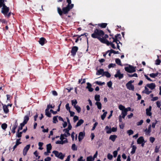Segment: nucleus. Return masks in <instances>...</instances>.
Listing matches in <instances>:
<instances>
[{
	"label": "nucleus",
	"instance_id": "18",
	"mask_svg": "<svg viewBox=\"0 0 161 161\" xmlns=\"http://www.w3.org/2000/svg\"><path fill=\"white\" fill-rule=\"evenodd\" d=\"M145 141L143 136L140 137L137 140V143L138 144H140L144 142Z\"/></svg>",
	"mask_w": 161,
	"mask_h": 161
},
{
	"label": "nucleus",
	"instance_id": "58",
	"mask_svg": "<svg viewBox=\"0 0 161 161\" xmlns=\"http://www.w3.org/2000/svg\"><path fill=\"white\" fill-rule=\"evenodd\" d=\"M65 107L66 109L68 111L70 110V107H69V103H67L65 105Z\"/></svg>",
	"mask_w": 161,
	"mask_h": 161
},
{
	"label": "nucleus",
	"instance_id": "55",
	"mask_svg": "<svg viewBox=\"0 0 161 161\" xmlns=\"http://www.w3.org/2000/svg\"><path fill=\"white\" fill-rule=\"evenodd\" d=\"M96 83L98 85L102 86L105 84L104 82H102L101 81H97L96 82Z\"/></svg>",
	"mask_w": 161,
	"mask_h": 161
},
{
	"label": "nucleus",
	"instance_id": "54",
	"mask_svg": "<svg viewBox=\"0 0 161 161\" xmlns=\"http://www.w3.org/2000/svg\"><path fill=\"white\" fill-rule=\"evenodd\" d=\"M120 128L121 129H123L125 126V124L123 122L120 123L119 124Z\"/></svg>",
	"mask_w": 161,
	"mask_h": 161
},
{
	"label": "nucleus",
	"instance_id": "14",
	"mask_svg": "<svg viewBox=\"0 0 161 161\" xmlns=\"http://www.w3.org/2000/svg\"><path fill=\"white\" fill-rule=\"evenodd\" d=\"M109 36H112V37L111 38H110L109 39V40H110L111 39H112V40H118V36H121V35L119 34H116V35L115 36H114V37H113V36H114V35L113 34H110L109 35Z\"/></svg>",
	"mask_w": 161,
	"mask_h": 161
},
{
	"label": "nucleus",
	"instance_id": "26",
	"mask_svg": "<svg viewBox=\"0 0 161 161\" xmlns=\"http://www.w3.org/2000/svg\"><path fill=\"white\" fill-rule=\"evenodd\" d=\"M84 122V120L82 119H80L77 122L76 125H75L76 127H77L80 126L81 124H82Z\"/></svg>",
	"mask_w": 161,
	"mask_h": 161
},
{
	"label": "nucleus",
	"instance_id": "20",
	"mask_svg": "<svg viewBox=\"0 0 161 161\" xmlns=\"http://www.w3.org/2000/svg\"><path fill=\"white\" fill-rule=\"evenodd\" d=\"M88 35V34L87 33H84L83 34H81L80 35H78V36H77V38L79 39L80 38V37L81 36H84L85 35V38L87 40V43L88 44V38L87 37V36Z\"/></svg>",
	"mask_w": 161,
	"mask_h": 161
},
{
	"label": "nucleus",
	"instance_id": "19",
	"mask_svg": "<svg viewBox=\"0 0 161 161\" xmlns=\"http://www.w3.org/2000/svg\"><path fill=\"white\" fill-rule=\"evenodd\" d=\"M104 72V70L103 69H100L97 70L96 74L97 75H102L103 76Z\"/></svg>",
	"mask_w": 161,
	"mask_h": 161
},
{
	"label": "nucleus",
	"instance_id": "31",
	"mask_svg": "<svg viewBox=\"0 0 161 161\" xmlns=\"http://www.w3.org/2000/svg\"><path fill=\"white\" fill-rule=\"evenodd\" d=\"M95 105L97 106V108L99 109H101L102 108V104L100 102H97L95 103Z\"/></svg>",
	"mask_w": 161,
	"mask_h": 161
},
{
	"label": "nucleus",
	"instance_id": "8",
	"mask_svg": "<svg viewBox=\"0 0 161 161\" xmlns=\"http://www.w3.org/2000/svg\"><path fill=\"white\" fill-rule=\"evenodd\" d=\"M114 77L115 78L118 77L119 79H120L123 77L124 75L123 74L120 73L119 70H118L117 71L116 74L114 75Z\"/></svg>",
	"mask_w": 161,
	"mask_h": 161
},
{
	"label": "nucleus",
	"instance_id": "24",
	"mask_svg": "<svg viewBox=\"0 0 161 161\" xmlns=\"http://www.w3.org/2000/svg\"><path fill=\"white\" fill-rule=\"evenodd\" d=\"M117 137V136L116 135H111L109 137V139L114 142L115 141Z\"/></svg>",
	"mask_w": 161,
	"mask_h": 161
},
{
	"label": "nucleus",
	"instance_id": "47",
	"mask_svg": "<svg viewBox=\"0 0 161 161\" xmlns=\"http://www.w3.org/2000/svg\"><path fill=\"white\" fill-rule=\"evenodd\" d=\"M64 156H65L64 155H63V154L62 153L60 152V154H59V155H58V158H60L61 159H63Z\"/></svg>",
	"mask_w": 161,
	"mask_h": 161
},
{
	"label": "nucleus",
	"instance_id": "57",
	"mask_svg": "<svg viewBox=\"0 0 161 161\" xmlns=\"http://www.w3.org/2000/svg\"><path fill=\"white\" fill-rule=\"evenodd\" d=\"M156 104L157 107L159 108L161 106V101H158L156 102Z\"/></svg>",
	"mask_w": 161,
	"mask_h": 161
},
{
	"label": "nucleus",
	"instance_id": "7",
	"mask_svg": "<svg viewBox=\"0 0 161 161\" xmlns=\"http://www.w3.org/2000/svg\"><path fill=\"white\" fill-rule=\"evenodd\" d=\"M78 50V48L77 46H73L72 47L71 50V55L74 56L76 54V52Z\"/></svg>",
	"mask_w": 161,
	"mask_h": 161
},
{
	"label": "nucleus",
	"instance_id": "46",
	"mask_svg": "<svg viewBox=\"0 0 161 161\" xmlns=\"http://www.w3.org/2000/svg\"><path fill=\"white\" fill-rule=\"evenodd\" d=\"M127 133L128 134L129 136L132 135L134 133V131L133 130L131 129L128 130L127 131Z\"/></svg>",
	"mask_w": 161,
	"mask_h": 161
},
{
	"label": "nucleus",
	"instance_id": "4",
	"mask_svg": "<svg viewBox=\"0 0 161 161\" xmlns=\"http://www.w3.org/2000/svg\"><path fill=\"white\" fill-rule=\"evenodd\" d=\"M125 70L128 73H133L136 71L135 67L133 66L129 65L128 67H125Z\"/></svg>",
	"mask_w": 161,
	"mask_h": 161
},
{
	"label": "nucleus",
	"instance_id": "2",
	"mask_svg": "<svg viewBox=\"0 0 161 161\" xmlns=\"http://www.w3.org/2000/svg\"><path fill=\"white\" fill-rule=\"evenodd\" d=\"M104 35V32L103 30L96 29L94 31L93 33L92 34L91 36L93 38H97L99 40L100 38L103 37Z\"/></svg>",
	"mask_w": 161,
	"mask_h": 161
},
{
	"label": "nucleus",
	"instance_id": "48",
	"mask_svg": "<svg viewBox=\"0 0 161 161\" xmlns=\"http://www.w3.org/2000/svg\"><path fill=\"white\" fill-rule=\"evenodd\" d=\"M69 130L66 129H65L63 130V131L65 132L68 136H69L70 135V134L69 132Z\"/></svg>",
	"mask_w": 161,
	"mask_h": 161
},
{
	"label": "nucleus",
	"instance_id": "62",
	"mask_svg": "<svg viewBox=\"0 0 161 161\" xmlns=\"http://www.w3.org/2000/svg\"><path fill=\"white\" fill-rule=\"evenodd\" d=\"M107 85L110 88L112 86V83L111 81H109L107 83Z\"/></svg>",
	"mask_w": 161,
	"mask_h": 161
},
{
	"label": "nucleus",
	"instance_id": "42",
	"mask_svg": "<svg viewBox=\"0 0 161 161\" xmlns=\"http://www.w3.org/2000/svg\"><path fill=\"white\" fill-rule=\"evenodd\" d=\"M1 127L3 129L5 130L7 127V125L5 123L1 125Z\"/></svg>",
	"mask_w": 161,
	"mask_h": 161
},
{
	"label": "nucleus",
	"instance_id": "53",
	"mask_svg": "<svg viewBox=\"0 0 161 161\" xmlns=\"http://www.w3.org/2000/svg\"><path fill=\"white\" fill-rule=\"evenodd\" d=\"M18 123L17 122V120H15V122L14 123V124L13 125V128L16 129V128L18 126Z\"/></svg>",
	"mask_w": 161,
	"mask_h": 161
},
{
	"label": "nucleus",
	"instance_id": "37",
	"mask_svg": "<svg viewBox=\"0 0 161 161\" xmlns=\"http://www.w3.org/2000/svg\"><path fill=\"white\" fill-rule=\"evenodd\" d=\"M100 96L99 95H96L95 96V99L97 102H99L100 101Z\"/></svg>",
	"mask_w": 161,
	"mask_h": 161
},
{
	"label": "nucleus",
	"instance_id": "29",
	"mask_svg": "<svg viewBox=\"0 0 161 161\" xmlns=\"http://www.w3.org/2000/svg\"><path fill=\"white\" fill-rule=\"evenodd\" d=\"M105 130H106V133L107 134H110L111 133V128H109L108 126H106Z\"/></svg>",
	"mask_w": 161,
	"mask_h": 161
},
{
	"label": "nucleus",
	"instance_id": "3",
	"mask_svg": "<svg viewBox=\"0 0 161 161\" xmlns=\"http://www.w3.org/2000/svg\"><path fill=\"white\" fill-rule=\"evenodd\" d=\"M134 80H130L129 81L126 85L127 88L129 90L134 91V85L132 84V83H134Z\"/></svg>",
	"mask_w": 161,
	"mask_h": 161
},
{
	"label": "nucleus",
	"instance_id": "30",
	"mask_svg": "<svg viewBox=\"0 0 161 161\" xmlns=\"http://www.w3.org/2000/svg\"><path fill=\"white\" fill-rule=\"evenodd\" d=\"M49 110H48L47 109H45V115L48 117H51V114L49 112Z\"/></svg>",
	"mask_w": 161,
	"mask_h": 161
},
{
	"label": "nucleus",
	"instance_id": "38",
	"mask_svg": "<svg viewBox=\"0 0 161 161\" xmlns=\"http://www.w3.org/2000/svg\"><path fill=\"white\" fill-rule=\"evenodd\" d=\"M103 75H105L108 78H109L111 77L110 74L108 71L104 72Z\"/></svg>",
	"mask_w": 161,
	"mask_h": 161
},
{
	"label": "nucleus",
	"instance_id": "40",
	"mask_svg": "<svg viewBox=\"0 0 161 161\" xmlns=\"http://www.w3.org/2000/svg\"><path fill=\"white\" fill-rule=\"evenodd\" d=\"M25 125H24V124L23 123H21L20 125V126H19L18 127V131H19L20 130H22L23 129V127Z\"/></svg>",
	"mask_w": 161,
	"mask_h": 161
},
{
	"label": "nucleus",
	"instance_id": "34",
	"mask_svg": "<svg viewBox=\"0 0 161 161\" xmlns=\"http://www.w3.org/2000/svg\"><path fill=\"white\" fill-rule=\"evenodd\" d=\"M76 110H77V112L78 113H80L81 111V108L78 105L74 107Z\"/></svg>",
	"mask_w": 161,
	"mask_h": 161
},
{
	"label": "nucleus",
	"instance_id": "17",
	"mask_svg": "<svg viewBox=\"0 0 161 161\" xmlns=\"http://www.w3.org/2000/svg\"><path fill=\"white\" fill-rule=\"evenodd\" d=\"M68 142V141L67 138L65 139V140L64 141H57L56 142V144H63L64 143H67Z\"/></svg>",
	"mask_w": 161,
	"mask_h": 161
},
{
	"label": "nucleus",
	"instance_id": "45",
	"mask_svg": "<svg viewBox=\"0 0 161 161\" xmlns=\"http://www.w3.org/2000/svg\"><path fill=\"white\" fill-rule=\"evenodd\" d=\"M119 108L120 110H122V111L123 110H124L125 109H127L125 108V107L124 106L122 105H120L119 106Z\"/></svg>",
	"mask_w": 161,
	"mask_h": 161
},
{
	"label": "nucleus",
	"instance_id": "10",
	"mask_svg": "<svg viewBox=\"0 0 161 161\" xmlns=\"http://www.w3.org/2000/svg\"><path fill=\"white\" fill-rule=\"evenodd\" d=\"M30 147V145H27L24 148L23 150V154L24 156H25L26 155L27 151L29 150Z\"/></svg>",
	"mask_w": 161,
	"mask_h": 161
},
{
	"label": "nucleus",
	"instance_id": "11",
	"mask_svg": "<svg viewBox=\"0 0 161 161\" xmlns=\"http://www.w3.org/2000/svg\"><path fill=\"white\" fill-rule=\"evenodd\" d=\"M85 136L84 132H80L79 133L78 136V139L79 142L81 141L84 138Z\"/></svg>",
	"mask_w": 161,
	"mask_h": 161
},
{
	"label": "nucleus",
	"instance_id": "64",
	"mask_svg": "<svg viewBox=\"0 0 161 161\" xmlns=\"http://www.w3.org/2000/svg\"><path fill=\"white\" fill-rule=\"evenodd\" d=\"M113 154L114 155V158H115L117 157L118 154V151L115 150L113 152Z\"/></svg>",
	"mask_w": 161,
	"mask_h": 161
},
{
	"label": "nucleus",
	"instance_id": "41",
	"mask_svg": "<svg viewBox=\"0 0 161 161\" xmlns=\"http://www.w3.org/2000/svg\"><path fill=\"white\" fill-rule=\"evenodd\" d=\"M23 132H20L18 131V130L17 132L16 133V136L18 138H20L22 136V134Z\"/></svg>",
	"mask_w": 161,
	"mask_h": 161
},
{
	"label": "nucleus",
	"instance_id": "63",
	"mask_svg": "<svg viewBox=\"0 0 161 161\" xmlns=\"http://www.w3.org/2000/svg\"><path fill=\"white\" fill-rule=\"evenodd\" d=\"M78 119H79V118L77 116H74V118H73V120H74V122H76L77 120H78Z\"/></svg>",
	"mask_w": 161,
	"mask_h": 161
},
{
	"label": "nucleus",
	"instance_id": "9",
	"mask_svg": "<svg viewBox=\"0 0 161 161\" xmlns=\"http://www.w3.org/2000/svg\"><path fill=\"white\" fill-rule=\"evenodd\" d=\"M47 41L44 37H42L39 39V42L42 46H43L47 42Z\"/></svg>",
	"mask_w": 161,
	"mask_h": 161
},
{
	"label": "nucleus",
	"instance_id": "50",
	"mask_svg": "<svg viewBox=\"0 0 161 161\" xmlns=\"http://www.w3.org/2000/svg\"><path fill=\"white\" fill-rule=\"evenodd\" d=\"M107 158L109 160H111L113 158V155L110 153H108L107 155Z\"/></svg>",
	"mask_w": 161,
	"mask_h": 161
},
{
	"label": "nucleus",
	"instance_id": "59",
	"mask_svg": "<svg viewBox=\"0 0 161 161\" xmlns=\"http://www.w3.org/2000/svg\"><path fill=\"white\" fill-rule=\"evenodd\" d=\"M161 63V60L159 59H157L155 61V64L157 65H159Z\"/></svg>",
	"mask_w": 161,
	"mask_h": 161
},
{
	"label": "nucleus",
	"instance_id": "16",
	"mask_svg": "<svg viewBox=\"0 0 161 161\" xmlns=\"http://www.w3.org/2000/svg\"><path fill=\"white\" fill-rule=\"evenodd\" d=\"M152 92V91H149L148 88L146 87H145V89L142 92L143 93H145L147 95L149 94Z\"/></svg>",
	"mask_w": 161,
	"mask_h": 161
},
{
	"label": "nucleus",
	"instance_id": "36",
	"mask_svg": "<svg viewBox=\"0 0 161 161\" xmlns=\"http://www.w3.org/2000/svg\"><path fill=\"white\" fill-rule=\"evenodd\" d=\"M58 117V116H54L53 118V122L54 123L56 124L58 122L57 118Z\"/></svg>",
	"mask_w": 161,
	"mask_h": 161
},
{
	"label": "nucleus",
	"instance_id": "61",
	"mask_svg": "<svg viewBox=\"0 0 161 161\" xmlns=\"http://www.w3.org/2000/svg\"><path fill=\"white\" fill-rule=\"evenodd\" d=\"M143 122V120H141L140 121L138 122L136 125L138 126L141 125Z\"/></svg>",
	"mask_w": 161,
	"mask_h": 161
},
{
	"label": "nucleus",
	"instance_id": "15",
	"mask_svg": "<svg viewBox=\"0 0 161 161\" xmlns=\"http://www.w3.org/2000/svg\"><path fill=\"white\" fill-rule=\"evenodd\" d=\"M151 131V125H150L148 127V129H146L144 130V132H145V134L146 135H150V133Z\"/></svg>",
	"mask_w": 161,
	"mask_h": 161
},
{
	"label": "nucleus",
	"instance_id": "28",
	"mask_svg": "<svg viewBox=\"0 0 161 161\" xmlns=\"http://www.w3.org/2000/svg\"><path fill=\"white\" fill-rule=\"evenodd\" d=\"M132 150L130 152V153L132 154H134L135 153L137 147L135 145H133L132 146Z\"/></svg>",
	"mask_w": 161,
	"mask_h": 161
},
{
	"label": "nucleus",
	"instance_id": "60",
	"mask_svg": "<svg viewBox=\"0 0 161 161\" xmlns=\"http://www.w3.org/2000/svg\"><path fill=\"white\" fill-rule=\"evenodd\" d=\"M155 138L152 137H150L149 140L152 143H153L155 141Z\"/></svg>",
	"mask_w": 161,
	"mask_h": 161
},
{
	"label": "nucleus",
	"instance_id": "33",
	"mask_svg": "<svg viewBox=\"0 0 161 161\" xmlns=\"http://www.w3.org/2000/svg\"><path fill=\"white\" fill-rule=\"evenodd\" d=\"M71 103L72 106H74V107L76 106V104L77 103V102L76 99L73 100H71Z\"/></svg>",
	"mask_w": 161,
	"mask_h": 161
},
{
	"label": "nucleus",
	"instance_id": "22",
	"mask_svg": "<svg viewBox=\"0 0 161 161\" xmlns=\"http://www.w3.org/2000/svg\"><path fill=\"white\" fill-rule=\"evenodd\" d=\"M20 140V138L19 139H17L16 140V143L15 145L13 147V151L15 150V149L17 147V146H18L19 144H20L21 143V142H19Z\"/></svg>",
	"mask_w": 161,
	"mask_h": 161
},
{
	"label": "nucleus",
	"instance_id": "39",
	"mask_svg": "<svg viewBox=\"0 0 161 161\" xmlns=\"http://www.w3.org/2000/svg\"><path fill=\"white\" fill-rule=\"evenodd\" d=\"M71 148L73 151H76L77 150V147L75 144L72 145Z\"/></svg>",
	"mask_w": 161,
	"mask_h": 161
},
{
	"label": "nucleus",
	"instance_id": "44",
	"mask_svg": "<svg viewBox=\"0 0 161 161\" xmlns=\"http://www.w3.org/2000/svg\"><path fill=\"white\" fill-rule=\"evenodd\" d=\"M107 114V112L106 111L105 112H104L103 113V114L101 115V118L103 120L104 119Z\"/></svg>",
	"mask_w": 161,
	"mask_h": 161
},
{
	"label": "nucleus",
	"instance_id": "23",
	"mask_svg": "<svg viewBox=\"0 0 161 161\" xmlns=\"http://www.w3.org/2000/svg\"><path fill=\"white\" fill-rule=\"evenodd\" d=\"M3 109L4 112L6 114H7L8 113L9 110L7 106L6 105H3Z\"/></svg>",
	"mask_w": 161,
	"mask_h": 161
},
{
	"label": "nucleus",
	"instance_id": "5",
	"mask_svg": "<svg viewBox=\"0 0 161 161\" xmlns=\"http://www.w3.org/2000/svg\"><path fill=\"white\" fill-rule=\"evenodd\" d=\"M31 114V112L30 111H29L28 112V113H27V114L24 117V120L23 122L22 123L24 125H25L27 124L28 121L29 120V116H30Z\"/></svg>",
	"mask_w": 161,
	"mask_h": 161
},
{
	"label": "nucleus",
	"instance_id": "21",
	"mask_svg": "<svg viewBox=\"0 0 161 161\" xmlns=\"http://www.w3.org/2000/svg\"><path fill=\"white\" fill-rule=\"evenodd\" d=\"M161 73H158V72H157L156 73H152L150 74L149 75V76L150 77L153 78H155L156 77H157L158 75H161Z\"/></svg>",
	"mask_w": 161,
	"mask_h": 161
},
{
	"label": "nucleus",
	"instance_id": "49",
	"mask_svg": "<svg viewBox=\"0 0 161 161\" xmlns=\"http://www.w3.org/2000/svg\"><path fill=\"white\" fill-rule=\"evenodd\" d=\"M94 160V158L91 156L88 157L87 158V161H93Z\"/></svg>",
	"mask_w": 161,
	"mask_h": 161
},
{
	"label": "nucleus",
	"instance_id": "56",
	"mask_svg": "<svg viewBox=\"0 0 161 161\" xmlns=\"http://www.w3.org/2000/svg\"><path fill=\"white\" fill-rule=\"evenodd\" d=\"M116 66V64H115L111 63L109 64L108 65V68H110L112 67H114Z\"/></svg>",
	"mask_w": 161,
	"mask_h": 161
},
{
	"label": "nucleus",
	"instance_id": "52",
	"mask_svg": "<svg viewBox=\"0 0 161 161\" xmlns=\"http://www.w3.org/2000/svg\"><path fill=\"white\" fill-rule=\"evenodd\" d=\"M52 147L50 143L48 144L47 145V149L51 150Z\"/></svg>",
	"mask_w": 161,
	"mask_h": 161
},
{
	"label": "nucleus",
	"instance_id": "12",
	"mask_svg": "<svg viewBox=\"0 0 161 161\" xmlns=\"http://www.w3.org/2000/svg\"><path fill=\"white\" fill-rule=\"evenodd\" d=\"M146 86L152 90L154 89L156 87L155 83H153L150 84H147Z\"/></svg>",
	"mask_w": 161,
	"mask_h": 161
},
{
	"label": "nucleus",
	"instance_id": "35",
	"mask_svg": "<svg viewBox=\"0 0 161 161\" xmlns=\"http://www.w3.org/2000/svg\"><path fill=\"white\" fill-rule=\"evenodd\" d=\"M115 62L118 65L120 66H122L120 60L119 58H116L115 59Z\"/></svg>",
	"mask_w": 161,
	"mask_h": 161
},
{
	"label": "nucleus",
	"instance_id": "6",
	"mask_svg": "<svg viewBox=\"0 0 161 161\" xmlns=\"http://www.w3.org/2000/svg\"><path fill=\"white\" fill-rule=\"evenodd\" d=\"M9 7H3L2 8L1 13L3 14L5 16H6V15L9 12Z\"/></svg>",
	"mask_w": 161,
	"mask_h": 161
},
{
	"label": "nucleus",
	"instance_id": "51",
	"mask_svg": "<svg viewBox=\"0 0 161 161\" xmlns=\"http://www.w3.org/2000/svg\"><path fill=\"white\" fill-rule=\"evenodd\" d=\"M34 154L36 156V157H38V158H37L36 159H39L40 158V156L38 155V153L37 151H36L34 153Z\"/></svg>",
	"mask_w": 161,
	"mask_h": 161
},
{
	"label": "nucleus",
	"instance_id": "43",
	"mask_svg": "<svg viewBox=\"0 0 161 161\" xmlns=\"http://www.w3.org/2000/svg\"><path fill=\"white\" fill-rule=\"evenodd\" d=\"M53 153L54 154L55 156L56 157L58 158V155H59V154H60V153H59V152L57 151H53Z\"/></svg>",
	"mask_w": 161,
	"mask_h": 161
},
{
	"label": "nucleus",
	"instance_id": "32",
	"mask_svg": "<svg viewBox=\"0 0 161 161\" xmlns=\"http://www.w3.org/2000/svg\"><path fill=\"white\" fill-rule=\"evenodd\" d=\"M99 40L102 43L105 44L107 40L104 38L103 37L100 38Z\"/></svg>",
	"mask_w": 161,
	"mask_h": 161
},
{
	"label": "nucleus",
	"instance_id": "25",
	"mask_svg": "<svg viewBox=\"0 0 161 161\" xmlns=\"http://www.w3.org/2000/svg\"><path fill=\"white\" fill-rule=\"evenodd\" d=\"M128 111V110L127 109H125L124 110H123L122 111L121 114L122 115V117L123 118H124L125 116L127 114V112Z\"/></svg>",
	"mask_w": 161,
	"mask_h": 161
},
{
	"label": "nucleus",
	"instance_id": "27",
	"mask_svg": "<svg viewBox=\"0 0 161 161\" xmlns=\"http://www.w3.org/2000/svg\"><path fill=\"white\" fill-rule=\"evenodd\" d=\"M107 24L106 23H102L98 24V25L100 27L102 28H105L106 27Z\"/></svg>",
	"mask_w": 161,
	"mask_h": 161
},
{
	"label": "nucleus",
	"instance_id": "13",
	"mask_svg": "<svg viewBox=\"0 0 161 161\" xmlns=\"http://www.w3.org/2000/svg\"><path fill=\"white\" fill-rule=\"evenodd\" d=\"M151 109L152 107L151 106H149L148 108L146 109V113L147 115L151 116L152 115V113L151 112Z\"/></svg>",
	"mask_w": 161,
	"mask_h": 161
},
{
	"label": "nucleus",
	"instance_id": "1",
	"mask_svg": "<svg viewBox=\"0 0 161 161\" xmlns=\"http://www.w3.org/2000/svg\"><path fill=\"white\" fill-rule=\"evenodd\" d=\"M74 6L73 4H71L70 5H67L66 7H63L62 10L59 7H58V12L61 16L63 14H66L74 7Z\"/></svg>",
	"mask_w": 161,
	"mask_h": 161
}]
</instances>
